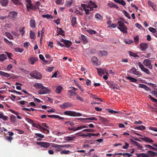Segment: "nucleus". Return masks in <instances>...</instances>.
Returning <instances> with one entry per match:
<instances>
[{
  "mask_svg": "<svg viewBox=\"0 0 157 157\" xmlns=\"http://www.w3.org/2000/svg\"><path fill=\"white\" fill-rule=\"evenodd\" d=\"M73 105L69 102H64L62 105H60V107L62 109H65L70 107L72 106Z\"/></svg>",
  "mask_w": 157,
  "mask_h": 157,
  "instance_id": "6",
  "label": "nucleus"
},
{
  "mask_svg": "<svg viewBox=\"0 0 157 157\" xmlns=\"http://www.w3.org/2000/svg\"><path fill=\"white\" fill-rule=\"evenodd\" d=\"M11 74L4 72L2 71H0V75L2 76L7 78H9V79L13 77V76H11Z\"/></svg>",
  "mask_w": 157,
  "mask_h": 157,
  "instance_id": "10",
  "label": "nucleus"
},
{
  "mask_svg": "<svg viewBox=\"0 0 157 157\" xmlns=\"http://www.w3.org/2000/svg\"><path fill=\"white\" fill-rule=\"evenodd\" d=\"M4 40L5 42L7 44L9 45H11L12 44V43L11 42L9 41L7 39L5 38L4 39Z\"/></svg>",
  "mask_w": 157,
  "mask_h": 157,
  "instance_id": "55",
  "label": "nucleus"
},
{
  "mask_svg": "<svg viewBox=\"0 0 157 157\" xmlns=\"http://www.w3.org/2000/svg\"><path fill=\"white\" fill-rule=\"evenodd\" d=\"M71 153V151L69 150H63L61 151L60 154H69Z\"/></svg>",
  "mask_w": 157,
  "mask_h": 157,
  "instance_id": "47",
  "label": "nucleus"
},
{
  "mask_svg": "<svg viewBox=\"0 0 157 157\" xmlns=\"http://www.w3.org/2000/svg\"><path fill=\"white\" fill-rule=\"evenodd\" d=\"M131 142L134 145L137 146L138 147L142 148L143 147V146L141 144L136 142V141L133 140L132 139H130Z\"/></svg>",
  "mask_w": 157,
  "mask_h": 157,
  "instance_id": "17",
  "label": "nucleus"
},
{
  "mask_svg": "<svg viewBox=\"0 0 157 157\" xmlns=\"http://www.w3.org/2000/svg\"><path fill=\"white\" fill-rule=\"evenodd\" d=\"M34 87L37 89H42L44 88V86L40 83H36L34 85Z\"/></svg>",
  "mask_w": 157,
  "mask_h": 157,
  "instance_id": "20",
  "label": "nucleus"
},
{
  "mask_svg": "<svg viewBox=\"0 0 157 157\" xmlns=\"http://www.w3.org/2000/svg\"><path fill=\"white\" fill-rule=\"evenodd\" d=\"M107 84L109 86V87L113 89H114L117 88V85L115 83H113L112 82H107Z\"/></svg>",
  "mask_w": 157,
  "mask_h": 157,
  "instance_id": "12",
  "label": "nucleus"
},
{
  "mask_svg": "<svg viewBox=\"0 0 157 157\" xmlns=\"http://www.w3.org/2000/svg\"><path fill=\"white\" fill-rule=\"evenodd\" d=\"M9 111H10L12 113L15 114L16 115H17V117L18 119H21V117L20 116L18 115V113L16 112V111L14 110H12L11 109H10Z\"/></svg>",
  "mask_w": 157,
  "mask_h": 157,
  "instance_id": "34",
  "label": "nucleus"
},
{
  "mask_svg": "<svg viewBox=\"0 0 157 157\" xmlns=\"http://www.w3.org/2000/svg\"><path fill=\"white\" fill-rule=\"evenodd\" d=\"M26 8L27 9L29 10V9H32L33 10H35L36 8L35 5H33L32 4L30 3L28 5H26Z\"/></svg>",
  "mask_w": 157,
  "mask_h": 157,
  "instance_id": "18",
  "label": "nucleus"
},
{
  "mask_svg": "<svg viewBox=\"0 0 157 157\" xmlns=\"http://www.w3.org/2000/svg\"><path fill=\"white\" fill-rule=\"evenodd\" d=\"M117 25H118L120 27H122L125 25L124 24V23L121 21H119L117 22Z\"/></svg>",
  "mask_w": 157,
  "mask_h": 157,
  "instance_id": "49",
  "label": "nucleus"
},
{
  "mask_svg": "<svg viewBox=\"0 0 157 157\" xmlns=\"http://www.w3.org/2000/svg\"><path fill=\"white\" fill-rule=\"evenodd\" d=\"M149 29L150 32L153 33H154L156 31V30L155 29L151 27H150L149 28Z\"/></svg>",
  "mask_w": 157,
  "mask_h": 157,
  "instance_id": "59",
  "label": "nucleus"
},
{
  "mask_svg": "<svg viewBox=\"0 0 157 157\" xmlns=\"http://www.w3.org/2000/svg\"><path fill=\"white\" fill-rule=\"evenodd\" d=\"M39 57L41 60H42L43 61L44 63H47L48 62V61L47 60H45L44 57L42 55H40Z\"/></svg>",
  "mask_w": 157,
  "mask_h": 157,
  "instance_id": "45",
  "label": "nucleus"
},
{
  "mask_svg": "<svg viewBox=\"0 0 157 157\" xmlns=\"http://www.w3.org/2000/svg\"><path fill=\"white\" fill-rule=\"evenodd\" d=\"M133 40L134 43L136 44H138L139 40V36L138 35H137L136 37H135L133 38Z\"/></svg>",
  "mask_w": 157,
  "mask_h": 157,
  "instance_id": "39",
  "label": "nucleus"
},
{
  "mask_svg": "<svg viewBox=\"0 0 157 157\" xmlns=\"http://www.w3.org/2000/svg\"><path fill=\"white\" fill-rule=\"evenodd\" d=\"M108 5L109 6L111 7H114L116 9H119V7L117 6V5L115 4L114 3L112 2L110 3H108Z\"/></svg>",
  "mask_w": 157,
  "mask_h": 157,
  "instance_id": "26",
  "label": "nucleus"
},
{
  "mask_svg": "<svg viewBox=\"0 0 157 157\" xmlns=\"http://www.w3.org/2000/svg\"><path fill=\"white\" fill-rule=\"evenodd\" d=\"M148 4L149 6L152 7L153 9H154V6L153 5L154 3L150 1H148Z\"/></svg>",
  "mask_w": 157,
  "mask_h": 157,
  "instance_id": "57",
  "label": "nucleus"
},
{
  "mask_svg": "<svg viewBox=\"0 0 157 157\" xmlns=\"http://www.w3.org/2000/svg\"><path fill=\"white\" fill-rule=\"evenodd\" d=\"M29 75L30 76L35 78L40 79L41 78V74L36 71H32Z\"/></svg>",
  "mask_w": 157,
  "mask_h": 157,
  "instance_id": "2",
  "label": "nucleus"
},
{
  "mask_svg": "<svg viewBox=\"0 0 157 157\" xmlns=\"http://www.w3.org/2000/svg\"><path fill=\"white\" fill-rule=\"evenodd\" d=\"M25 27H21L19 29V31L21 34L22 36H23L25 33V31L24 30Z\"/></svg>",
  "mask_w": 157,
  "mask_h": 157,
  "instance_id": "44",
  "label": "nucleus"
},
{
  "mask_svg": "<svg viewBox=\"0 0 157 157\" xmlns=\"http://www.w3.org/2000/svg\"><path fill=\"white\" fill-rule=\"evenodd\" d=\"M35 135L41 138H43L44 137V136L40 133H36Z\"/></svg>",
  "mask_w": 157,
  "mask_h": 157,
  "instance_id": "61",
  "label": "nucleus"
},
{
  "mask_svg": "<svg viewBox=\"0 0 157 157\" xmlns=\"http://www.w3.org/2000/svg\"><path fill=\"white\" fill-rule=\"evenodd\" d=\"M71 25L73 27H76V25H77L76 18L75 17H73L71 19Z\"/></svg>",
  "mask_w": 157,
  "mask_h": 157,
  "instance_id": "21",
  "label": "nucleus"
},
{
  "mask_svg": "<svg viewBox=\"0 0 157 157\" xmlns=\"http://www.w3.org/2000/svg\"><path fill=\"white\" fill-rule=\"evenodd\" d=\"M117 29H119L121 32H122L124 33H127L128 32L127 31V28L126 26L124 25L122 27H118Z\"/></svg>",
  "mask_w": 157,
  "mask_h": 157,
  "instance_id": "16",
  "label": "nucleus"
},
{
  "mask_svg": "<svg viewBox=\"0 0 157 157\" xmlns=\"http://www.w3.org/2000/svg\"><path fill=\"white\" fill-rule=\"evenodd\" d=\"M6 139L11 142L13 139V137L11 136H6Z\"/></svg>",
  "mask_w": 157,
  "mask_h": 157,
  "instance_id": "58",
  "label": "nucleus"
},
{
  "mask_svg": "<svg viewBox=\"0 0 157 157\" xmlns=\"http://www.w3.org/2000/svg\"><path fill=\"white\" fill-rule=\"evenodd\" d=\"M75 138V137H71L69 136H67L64 137L65 140L67 141H71L73 140Z\"/></svg>",
  "mask_w": 157,
  "mask_h": 157,
  "instance_id": "36",
  "label": "nucleus"
},
{
  "mask_svg": "<svg viewBox=\"0 0 157 157\" xmlns=\"http://www.w3.org/2000/svg\"><path fill=\"white\" fill-rule=\"evenodd\" d=\"M38 59L36 57H30L28 59V62L31 64H33L35 62L37 61Z\"/></svg>",
  "mask_w": 157,
  "mask_h": 157,
  "instance_id": "13",
  "label": "nucleus"
},
{
  "mask_svg": "<svg viewBox=\"0 0 157 157\" xmlns=\"http://www.w3.org/2000/svg\"><path fill=\"white\" fill-rule=\"evenodd\" d=\"M141 139L147 143H151L154 142V141L151 140L150 137H144V138H141Z\"/></svg>",
  "mask_w": 157,
  "mask_h": 157,
  "instance_id": "15",
  "label": "nucleus"
},
{
  "mask_svg": "<svg viewBox=\"0 0 157 157\" xmlns=\"http://www.w3.org/2000/svg\"><path fill=\"white\" fill-rule=\"evenodd\" d=\"M42 17L43 18H46L48 19H49L50 18H52V16L51 15H49L48 14L43 15H42Z\"/></svg>",
  "mask_w": 157,
  "mask_h": 157,
  "instance_id": "51",
  "label": "nucleus"
},
{
  "mask_svg": "<svg viewBox=\"0 0 157 157\" xmlns=\"http://www.w3.org/2000/svg\"><path fill=\"white\" fill-rule=\"evenodd\" d=\"M49 92V90L48 88L44 87V88H43V89H40L38 92V93L40 94H46Z\"/></svg>",
  "mask_w": 157,
  "mask_h": 157,
  "instance_id": "8",
  "label": "nucleus"
},
{
  "mask_svg": "<svg viewBox=\"0 0 157 157\" xmlns=\"http://www.w3.org/2000/svg\"><path fill=\"white\" fill-rule=\"evenodd\" d=\"M124 15L128 19H130L131 18V17L130 16L129 13L125 10H124L122 11Z\"/></svg>",
  "mask_w": 157,
  "mask_h": 157,
  "instance_id": "35",
  "label": "nucleus"
},
{
  "mask_svg": "<svg viewBox=\"0 0 157 157\" xmlns=\"http://www.w3.org/2000/svg\"><path fill=\"white\" fill-rule=\"evenodd\" d=\"M98 59L96 57H93L91 59V61L92 62H93L94 63H96Z\"/></svg>",
  "mask_w": 157,
  "mask_h": 157,
  "instance_id": "56",
  "label": "nucleus"
},
{
  "mask_svg": "<svg viewBox=\"0 0 157 157\" xmlns=\"http://www.w3.org/2000/svg\"><path fill=\"white\" fill-rule=\"evenodd\" d=\"M88 118H79L78 119V120L82 121V120H84V121L85 122H87V123H90V122L91 121H90V120H86V119H87Z\"/></svg>",
  "mask_w": 157,
  "mask_h": 157,
  "instance_id": "52",
  "label": "nucleus"
},
{
  "mask_svg": "<svg viewBox=\"0 0 157 157\" xmlns=\"http://www.w3.org/2000/svg\"><path fill=\"white\" fill-rule=\"evenodd\" d=\"M126 79L130 80L131 82L135 83H136L137 81V79L131 77L130 76L127 77Z\"/></svg>",
  "mask_w": 157,
  "mask_h": 157,
  "instance_id": "27",
  "label": "nucleus"
},
{
  "mask_svg": "<svg viewBox=\"0 0 157 157\" xmlns=\"http://www.w3.org/2000/svg\"><path fill=\"white\" fill-rule=\"evenodd\" d=\"M7 58L6 55L4 54H1L0 55V61H3L5 60Z\"/></svg>",
  "mask_w": 157,
  "mask_h": 157,
  "instance_id": "29",
  "label": "nucleus"
},
{
  "mask_svg": "<svg viewBox=\"0 0 157 157\" xmlns=\"http://www.w3.org/2000/svg\"><path fill=\"white\" fill-rule=\"evenodd\" d=\"M72 44V43L71 41L67 40L64 43L65 47L67 48H69L71 45Z\"/></svg>",
  "mask_w": 157,
  "mask_h": 157,
  "instance_id": "25",
  "label": "nucleus"
},
{
  "mask_svg": "<svg viewBox=\"0 0 157 157\" xmlns=\"http://www.w3.org/2000/svg\"><path fill=\"white\" fill-rule=\"evenodd\" d=\"M81 38L82 40H83L84 43V44H86L88 42V41L87 40V37L86 36H85L84 35H82L81 36Z\"/></svg>",
  "mask_w": 157,
  "mask_h": 157,
  "instance_id": "32",
  "label": "nucleus"
},
{
  "mask_svg": "<svg viewBox=\"0 0 157 157\" xmlns=\"http://www.w3.org/2000/svg\"><path fill=\"white\" fill-rule=\"evenodd\" d=\"M0 118L4 121H6L8 119V117L6 116H4L3 113L0 112Z\"/></svg>",
  "mask_w": 157,
  "mask_h": 157,
  "instance_id": "30",
  "label": "nucleus"
},
{
  "mask_svg": "<svg viewBox=\"0 0 157 157\" xmlns=\"http://www.w3.org/2000/svg\"><path fill=\"white\" fill-rule=\"evenodd\" d=\"M147 153L152 157H154L157 155V153L151 151H147Z\"/></svg>",
  "mask_w": 157,
  "mask_h": 157,
  "instance_id": "28",
  "label": "nucleus"
},
{
  "mask_svg": "<svg viewBox=\"0 0 157 157\" xmlns=\"http://www.w3.org/2000/svg\"><path fill=\"white\" fill-rule=\"evenodd\" d=\"M68 94L70 96H71L74 95H76L77 94V93L76 92H73L71 90H69L67 92Z\"/></svg>",
  "mask_w": 157,
  "mask_h": 157,
  "instance_id": "33",
  "label": "nucleus"
},
{
  "mask_svg": "<svg viewBox=\"0 0 157 157\" xmlns=\"http://www.w3.org/2000/svg\"><path fill=\"white\" fill-rule=\"evenodd\" d=\"M94 130L93 129H83L82 130V131L86 132H94Z\"/></svg>",
  "mask_w": 157,
  "mask_h": 157,
  "instance_id": "54",
  "label": "nucleus"
},
{
  "mask_svg": "<svg viewBox=\"0 0 157 157\" xmlns=\"http://www.w3.org/2000/svg\"><path fill=\"white\" fill-rule=\"evenodd\" d=\"M138 65L141 69V70L148 75L150 74V72L148 69L144 67L143 64L141 62H139L137 63Z\"/></svg>",
  "mask_w": 157,
  "mask_h": 157,
  "instance_id": "4",
  "label": "nucleus"
},
{
  "mask_svg": "<svg viewBox=\"0 0 157 157\" xmlns=\"http://www.w3.org/2000/svg\"><path fill=\"white\" fill-rule=\"evenodd\" d=\"M87 134L88 135V136L89 137H90L91 136H98L100 135V134L99 133H98L97 134H95V133H87Z\"/></svg>",
  "mask_w": 157,
  "mask_h": 157,
  "instance_id": "46",
  "label": "nucleus"
},
{
  "mask_svg": "<svg viewBox=\"0 0 157 157\" xmlns=\"http://www.w3.org/2000/svg\"><path fill=\"white\" fill-rule=\"evenodd\" d=\"M12 2H13L15 4H20V0H11Z\"/></svg>",
  "mask_w": 157,
  "mask_h": 157,
  "instance_id": "62",
  "label": "nucleus"
},
{
  "mask_svg": "<svg viewBox=\"0 0 157 157\" xmlns=\"http://www.w3.org/2000/svg\"><path fill=\"white\" fill-rule=\"evenodd\" d=\"M18 14V13L16 11H13L10 12L8 15L9 17H10L12 18H16L17 17Z\"/></svg>",
  "mask_w": 157,
  "mask_h": 157,
  "instance_id": "19",
  "label": "nucleus"
},
{
  "mask_svg": "<svg viewBox=\"0 0 157 157\" xmlns=\"http://www.w3.org/2000/svg\"><path fill=\"white\" fill-rule=\"evenodd\" d=\"M30 26L34 29L36 27V22L34 19H31L30 21Z\"/></svg>",
  "mask_w": 157,
  "mask_h": 157,
  "instance_id": "22",
  "label": "nucleus"
},
{
  "mask_svg": "<svg viewBox=\"0 0 157 157\" xmlns=\"http://www.w3.org/2000/svg\"><path fill=\"white\" fill-rule=\"evenodd\" d=\"M145 128H146V127L144 126L143 125H141L140 126H139V127H136L135 128V129H136L141 130H144Z\"/></svg>",
  "mask_w": 157,
  "mask_h": 157,
  "instance_id": "48",
  "label": "nucleus"
},
{
  "mask_svg": "<svg viewBox=\"0 0 157 157\" xmlns=\"http://www.w3.org/2000/svg\"><path fill=\"white\" fill-rule=\"evenodd\" d=\"M30 37L31 39H34L36 38V36L34 33L32 31H31L30 33Z\"/></svg>",
  "mask_w": 157,
  "mask_h": 157,
  "instance_id": "38",
  "label": "nucleus"
},
{
  "mask_svg": "<svg viewBox=\"0 0 157 157\" xmlns=\"http://www.w3.org/2000/svg\"><path fill=\"white\" fill-rule=\"evenodd\" d=\"M9 2L8 0H1L0 3L1 5L3 6H7Z\"/></svg>",
  "mask_w": 157,
  "mask_h": 157,
  "instance_id": "23",
  "label": "nucleus"
},
{
  "mask_svg": "<svg viewBox=\"0 0 157 157\" xmlns=\"http://www.w3.org/2000/svg\"><path fill=\"white\" fill-rule=\"evenodd\" d=\"M36 144L40 146L41 147H44L45 148H48L50 146L49 143L45 142H37Z\"/></svg>",
  "mask_w": 157,
  "mask_h": 157,
  "instance_id": "5",
  "label": "nucleus"
},
{
  "mask_svg": "<svg viewBox=\"0 0 157 157\" xmlns=\"http://www.w3.org/2000/svg\"><path fill=\"white\" fill-rule=\"evenodd\" d=\"M126 154H127V153H115L114 154L113 157H115L116 155H122L124 156H125Z\"/></svg>",
  "mask_w": 157,
  "mask_h": 157,
  "instance_id": "53",
  "label": "nucleus"
},
{
  "mask_svg": "<svg viewBox=\"0 0 157 157\" xmlns=\"http://www.w3.org/2000/svg\"><path fill=\"white\" fill-rule=\"evenodd\" d=\"M125 146H123L122 147V148L124 149H127L129 145L128 143L125 142Z\"/></svg>",
  "mask_w": 157,
  "mask_h": 157,
  "instance_id": "63",
  "label": "nucleus"
},
{
  "mask_svg": "<svg viewBox=\"0 0 157 157\" xmlns=\"http://www.w3.org/2000/svg\"><path fill=\"white\" fill-rule=\"evenodd\" d=\"M140 49L143 51H145L148 48V45L146 43H142L140 45Z\"/></svg>",
  "mask_w": 157,
  "mask_h": 157,
  "instance_id": "14",
  "label": "nucleus"
},
{
  "mask_svg": "<svg viewBox=\"0 0 157 157\" xmlns=\"http://www.w3.org/2000/svg\"><path fill=\"white\" fill-rule=\"evenodd\" d=\"M88 32L90 34H96L97 33V32L96 31L92 30H88Z\"/></svg>",
  "mask_w": 157,
  "mask_h": 157,
  "instance_id": "60",
  "label": "nucleus"
},
{
  "mask_svg": "<svg viewBox=\"0 0 157 157\" xmlns=\"http://www.w3.org/2000/svg\"><path fill=\"white\" fill-rule=\"evenodd\" d=\"M57 31H58V33L57 34V35H60L63 36H64L65 34H64V33L65 32V31L62 30L61 28L58 27Z\"/></svg>",
  "mask_w": 157,
  "mask_h": 157,
  "instance_id": "24",
  "label": "nucleus"
},
{
  "mask_svg": "<svg viewBox=\"0 0 157 157\" xmlns=\"http://www.w3.org/2000/svg\"><path fill=\"white\" fill-rule=\"evenodd\" d=\"M149 128L150 130L154 131L155 132H157V128L150 127Z\"/></svg>",
  "mask_w": 157,
  "mask_h": 157,
  "instance_id": "64",
  "label": "nucleus"
},
{
  "mask_svg": "<svg viewBox=\"0 0 157 157\" xmlns=\"http://www.w3.org/2000/svg\"><path fill=\"white\" fill-rule=\"evenodd\" d=\"M99 55L103 56H106L107 55L108 52L105 51H99Z\"/></svg>",
  "mask_w": 157,
  "mask_h": 157,
  "instance_id": "31",
  "label": "nucleus"
},
{
  "mask_svg": "<svg viewBox=\"0 0 157 157\" xmlns=\"http://www.w3.org/2000/svg\"><path fill=\"white\" fill-rule=\"evenodd\" d=\"M143 63L145 66L147 67L150 69H152L153 67L151 64V60L148 59H145L144 60Z\"/></svg>",
  "mask_w": 157,
  "mask_h": 157,
  "instance_id": "3",
  "label": "nucleus"
},
{
  "mask_svg": "<svg viewBox=\"0 0 157 157\" xmlns=\"http://www.w3.org/2000/svg\"><path fill=\"white\" fill-rule=\"evenodd\" d=\"M16 117L13 115H12L10 116V120L11 121L14 122L16 120Z\"/></svg>",
  "mask_w": 157,
  "mask_h": 157,
  "instance_id": "50",
  "label": "nucleus"
},
{
  "mask_svg": "<svg viewBox=\"0 0 157 157\" xmlns=\"http://www.w3.org/2000/svg\"><path fill=\"white\" fill-rule=\"evenodd\" d=\"M25 119L28 123L31 124H32V126H33V125L34 124V121L32 119L29 118H26Z\"/></svg>",
  "mask_w": 157,
  "mask_h": 157,
  "instance_id": "43",
  "label": "nucleus"
},
{
  "mask_svg": "<svg viewBox=\"0 0 157 157\" xmlns=\"http://www.w3.org/2000/svg\"><path fill=\"white\" fill-rule=\"evenodd\" d=\"M130 71L133 74L137 75L140 76L142 75L141 72L137 71V70L135 67H133L130 69Z\"/></svg>",
  "mask_w": 157,
  "mask_h": 157,
  "instance_id": "11",
  "label": "nucleus"
},
{
  "mask_svg": "<svg viewBox=\"0 0 157 157\" xmlns=\"http://www.w3.org/2000/svg\"><path fill=\"white\" fill-rule=\"evenodd\" d=\"M14 50L15 52L21 53L22 52L24 51V49L23 48L19 47L15 48Z\"/></svg>",
  "mask_w": 157,
  "mask_h": 157,
  "instance_id": "42",
  "label": "nucleus"
},
{
  "mask_svg": "<svg viewBox=\"0 0 157 157\" xmlns=\"http://www.w3.org/2000/svg\"><path fill=\"white\" fill-rule=\"evenodd\" d=\"M64 114L65 115L72 117H78L82 116L81 113L71 111H66L64 112Z\"/></svg>",
  "mask_w": 157,
  "mask_h": 157,
  "instance_id": "1",
  "label": "nucleus"
},
{
  "mask_svg": "<svg viewBox=\"0 0 157 157\" xmlns=\"http://www.w3.org/2000/svg\"><path fill=\"white\" fill-rule=\"evenodd\" d=\"M62 89V87L60 86H58L56 89L55 92L56 93L59 94V93Z\"/></svg>",
  "mask_w": 157,
  "mask_h": 157,
  "instance_id": "37",
  "label": "nucleus"
},
{
  "mask_svg": "<svg viewBox=\"0 0 157 157\" xmlns=\"http://www.w3.org/2000/svg\"><path fill=\"white\" fill-rule=\"evenodd\" d=\"M95 17L98 20H102L103 18V17L98 13H96L95 15Z\"/></svg>",
  "mask_w": 157,
  "mask_h": 157,
  "instance_id": "41",
  "label": "nucleus"
},
{
  "mask_svg": "<svg viewBox=\"0 0 157 157\" xmlns=\"http://www.w3.org/2000/svg\"><path fill=\"white\" fill-rule=\"evenodd\" d=\"M97 69L98 73L101 76L102 75H104L106 73L107 75H108V72L107 71L106 69L105 68H97Z\"/></svg>",
  "mask_w": 157,
  "mask_h": 157,
  "instance_id": "7",
  "label": "nucleus"
},
{
  "mask_svg": "<svg viewBox=\"0 0 157 157\" xmlns=\"http://www.w3.org/2000/svg\"><path fill=\"white\" fill-rule=\"evenodd\" d=\"M145 147L147 148H148L154 151L156 150V149L155 148V147H153L150 145H145Z\"/></svg>",
  "mask_w": 157,
  "mask_h": 157,
  "instance_id": "40",
  "label": "nucleus"
},
{
  "mask_svg": "<svg viewBox=\"0 0 157 157\" xmlns=\"http://www.w3.org/2000/svg\"><path fill=\"white\" fill-rule=\"evenodd\" d=\"M52 146L56 148L55 151H59L62 150V147H61V145L52 144Z\"/></svg>",
  "mask_w": 157,
  "mask_h": 157,
  "instance_id": "9",
  "label": "nucleus"
}]
</instances>
